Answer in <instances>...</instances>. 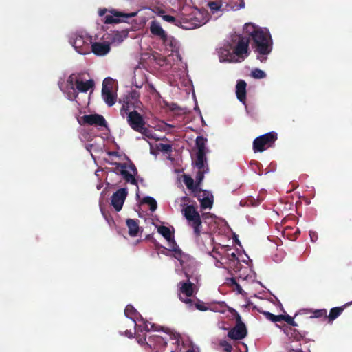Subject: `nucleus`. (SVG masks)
I'll use <instances>...</instances> for the list:
<instances>
[{
	"instance_id": "46",
	"label": "nucleus",
	"mask_w": 352,
	"mask_h": 352,
	"mask_svg": "<svg viewBox=\"0 0 352 352\" xmlns=\"http://www.w3.org/2000/svg\"><path fill=\"white\" fill-rule=\"evenodd\" d=\"M284 320V315H274L273 322H280Z\"/></svg>"
},
{
	"instance_id": "7",
	"label": "nucleus",
	"mask_w": 352,
	"mask_h": 352,
	"mask_svg": "<svg viewBox=\"0 0 352 352\" xmlns=\"http://www.w3.org/2000/svg\"><path fill=\"white\" fill-rule=\"evenodd\" d=\"M186 267H184L180 264L182 270L178 266L176 267V272L179 273L180 271H183L186 277L188 280L185 282H179L177 285L178 287V295L179 299L184 302L189 308L194 305V300L191 298L195 293V288L194 285L189 280L190 277V273L193 272L194 267L195 266V261L193 259V263L187 262L184 264Z\"/></svg>"
},
{
	"instance_id": "52",
	"label": "nucleus",
	"mask_w": 352,
	"mask_h": 352,
	"mask_svg": "<svg viewBox=\"0 0 352 352\" xmlns=\"http://www.w3.org/2000/svg\"><path fill=\"white\" fill-rule=\"evenodd\" d=\"M176 107H177V105H176L175 104H172V106H171V109H172L173 110H174V109H176Z\"/></svg>"
},
{
	"instance_id": "43",
	"label": "nucleus",
	"mask_w": 352,
	"mask_h": 352,
	"mask_svg": "<svg viewBox=\"0 0 352 352\" xmlns=\"http://www.w3.org/2000/svg\"><path fill=\"white\" fill-rule=\"evenodd\" d=\"M263 314L265 316L266 318L272 322L274 321V314L268 312V311H264Z\"/></svg>"
},
{
	"instance_id": "5",
	"label": "nucleus",
	"mask_w": 352,
	"mask_h": 352,
	"mask_svg": "<svg viewBox=\"0 0 352 352\" xmlns=\"http://www.w3.org/2000/svg\"><path fill=\"white\" fill-rule=\"evenodd\" d=\"M162 18L166 22L185 30H192L206 24L209 20L208 12L195 8H184L177 16L164 14Z\"/></svg>"
},
{
	"instance_id": "36",
	"label": "nucleus",
	"mask_w": 352,
	"mask_h": 352,
	"mask_svg": "<svg viewBox=\"0 0 352 352\" xmlns=\"http://www.w3.org/2000/svg\"><path fill=\"white\" fill-rule=\"evenodd\" d=\"M156 148L157 151H161L164 153H169L172 151L171 145L168 144L159 143L156 144Z\"/></svg>"
},
{
	"instance_id": "51",
	"label": "nucleus",
	"mask_w": 352,
	"mask_h": 352,
	"mask_svg": "<svg viewBox=\"0 0 352 352\" xmlns=\"http://www.w3.org/2000/svg\"><path fill=\"white\" fill-rule=\"evenodd\" d=\"M93 146V145L91 144H89V145H87L86 148L88 151H90V148H91Z\"/></svg>"
},
{
	"instance_id": "29",
	"label": "nucleus",
	"mask_w": 352,
	"mask_h": 352,
	"mask_svg": "<svg viewBox=\"0 0 352 352\" xmlns=\"http://www.w3.org/2000/svg\"><path fill=\"white\" fill-rule=\"evenodd\" d=\"M139 132H140L143 135L144 139L146 140L147 142L149 143L151 146V153L153 154V146L151 145V142H150V140H159V138L151 129L146 128L144 126L142 128V130H140Z\"/></svg>"
},
{
	"instance_id": "57",
	"label": "nucleus",
	"mask_w": 352,
	"mask_h": 352,
	"mask_svg": "<svg viewBox=\"0 0 352 352\" xmlns=\"http://www.w3.org/2000/svg\"><path fill=\"white\" fill-rule=\"evenodd\" d=\"M96 175H98V170L96 171Z\"/></svg>"
},
{
	"instance_id": "30",
	"label": "nucleus",
	"mask_w": 352,
	"mask_h": 352,
	"mask_svg": "<svg viewBox=\"0 0 352 352\" xmlns=\"http://www.w3.org/2000/svg\"><path fill=\"white\" fill-rule=\"evenodd\" d=\"M126 226L129 229V234L131 236H136L139 232L140 227L136 220L129 219L126 220Z\"/></svg>"
},
{
	"instance_id": "45",
	"label": "nucleus",
	"mask_w": 352,
	"mask_h": 352,
	"mask_svg": "<svg viewBox=\"0 0 352 352\" xmlns=\"http://www.w3.org/2000/svg\"><path fill=\"white\" fill-rule=\"evenodd\" d=\"M110 10H108L106 8H102V9H100L98 10V14L100 16H105V15H107V14H109V12Z\"/></svg>"
},
{
	"instance_id": "19",
	"label": "nucleus",
	"mask_w": 352,
	"mask_h": 352,
	"mask_svg": "<svg viewBox=\"0 0 352 352\" xmlns=\"http://www.w3.org/2000/svg\"><path fill=\"white\" fill-rule=\"evenodd\" d=\"M111 81L109 78H105L102 84V96L105 103L109 106H113L116 102V96L113 92Z\"/></svg>"
},
{
	"instance_id": "27",
	"label": "nucleus",
	"mask_w": 352,
	"mask_h": 352,
	"mask_svg": "<svg viewBox=\"0 0 352 352\" xmlns=\"http://www.w3.org/2000/svg\"><path fill=\"white\" fill-rule=\"evenodd\" d=\"M236 94L239 100L245 104L246 82L244 80H240L237 82Z\"/></svg>"
},
{
	"instance_id": "21",
	"label": "nucleus",
	"mask_w": 352,
	"mask_h": 352,
	"mask_svg": "<svg viewBox=\"0 0 352 352\" xmlns=\"http://www.w3.org/2000/svg\"><path fill=\"white\" fill-rule=\"evenodd\" d=\"M128 195L126 188H121L114 192L111 197V205L116 211H120Z\"/></svg>"
},
{
	"instance_id": "12",
	"label": "nucleus",
	"mask_w": 352,
	"mask_h": 352,
	"mask_svg": "<svg viewBox=\"0 0 352 352\" xmlns=\"http://www.w3.org/2000/svg\"><path fill=\"white\" fill-rule=\"evenodd\" d=\"M120 102L122 103L120 109V115L122 118H125V114L132 109H140L142 104L140 100V93L137 91L128 92L120 100Z\"/></svg>"
},
{
	"instance_id": "6",
	"label": "nucleus",
	"mask_w": 352,
	"mask_h": 352,
	"mask_svg": "<svg viewBox=\"0 0 352 352\" xmlns=\"http://www.w3.org/2000/svg\"><path fill=\"white\" fill-rule=\"evenodd\" d=\"M160 41L162 44L160 50L164 53L168 54V58L164 60L166 64L170 65L173 71H176V67H174L176 65L178 67V69L182 70V72L185 73L187 69V64L183 61L179 53V42L169 34Z\"/></svg>"
},
{
	"instance_id": "26",
	"label": "nucleus",
	"mask_w": 352,
	"mask_h": 352,
	"mask_svg": "<svg viewBox=\"0 0 352 352\" xmlns=\"http://www.w3.org/2000/svg\"><path fill=\"white\" fill-rule=\"evenodd\" d=\"M146 80V77L141 68H135L134 70L133 85L137 88H141Z\"/></svg>"
},
{
	"instance_id": "38",
	"label": "nucleus",
	"mask_w": 352,
	"mask_h": 352,
	"mask_svg": "<svg viewBox=\"0 0 352 352\" xmlns=\"http://www.w3.org/2000/svg\"><path fill=\"white\" fill-rule=\"evenodd\" d=\"M251 76L256 79H262L266 77V74L264 71L256 68L251 72Z\"/></svg>"
},
{
	"instance_id": "48",
	"label": "nucleus",
	"mask_w": 352,
	"mask_h": 352,
	"mask_svg": "<svg viewBox=\"0 0 352 352\" xmlns=\"http://www.w3.org/2000/svg\"><path fill=\"white\" fill-rule=\"evenodd\" d=\"M195 307L197 309L200 310V311H206L207 310V307L203 305H200V304H195Z\"/></svg>"
},
{
	"instance_id": "8",
	"label": "nucleus",
	"mask_w": 352,
	"mask_h": 352,
	"mask_svg": "<svg viewBox=\"0 0 352 352\" xmlns=\"http://www.w3.org/2000/svg\"><path fill=\"white\" fill-rule=\"evenodd\" d=\"M254 43V51L257 54V59L265 62L267 56L272 50L273 41L270 31L263 28L252 38Z\"/></svg>"
},
{
	"instance_id": "56",
	"label": "nucleus",
	"mask_w": 352,
	"mask_h": 352,
	"mask_svg": "<svg viewBox=\"0 0 352 352\" xmlns=\"http://www.w3.org/2000/svg\"><path fill=\"white\" fill-rule=\"evenodd\" d=\"M100 210L102 212V208L101 204L100 205Z\"/></svg>"
},
{
	"instance_id": "31",
	"label": "nucleus",
	"mask_w": 352,
	"mask_h": 352,
	"mask_svg": "<svg viewBox=\"0 0 352 352\" xmlns=\"http://www.w3.org/2000/svg\"><path fill=\"white\" fill-rule=\"evenodd\" d=\"M262 28L252 23H247L243 26V32L252 38L257 33V31Z\"/></svg>"
},
{
	"instance_id": "28",
	"label": "nucleus",
	"mask_w": 352,
	"mask_h": 352,
	"mask_svg": "<svg viewBox=\"0 0 352 352\" xmlns=\"http://www.w3.org/2000/svg\"><path fill=\"white\" fill-rule=\"evenodd\" d=\"M207 139L202 137L198 136L196 138V146L197 148V154L206 155L208 152V148H207Z\"/></svg>"
},
{
	"instance_id": "18",
	"label": "nucleus",
	"mask_w": 352,
	"mask_h": 352,
	"mask_svg": "<svg viewBox=\"0 0 352 352\" xmlns=\"http://www.w3.org/2000/svg\"><path fill=\"white\" fill-rule=\"evenodd\" d=\"M195 196L199 201L202 210L212 208L214 201L212 192L208 190L199 189L195 190Z\"/></svg>"
},
{
	"instance_id": "53",
	"label": "nucleus",
	"mask_w": 352,
	"mask_h": 352,
	"mask_svg": "<svg viewBox=\"0 0 352 352\" xmlns=\"http://www.w3.org/2000/svg\"><path fill=\"white\" fill-rule=\"evenodd\" d=\"M150 88L153 91H155V89H154L153 85H150Z\"/></svg>"
},
{
	"instance_id": "17",
	"label": "nucleus",
	"mask_w": 352,
	"mask_h": 352,
	"mask_svg": "<svg viewBox=\"0 0 352 352\" xmlns=\"http://www.w3.org/2000/svg\"><path fill=\"white\" fill-rule=\"evenodd\" d=\"M208 7L210 9L212 14L220 12L221 14L224 12L230 10H239L241 8H245V3L241 1L239 6L237 5H229L228 3L222 1L221 0L212 1L208 3Z\"/></svg>"
},
{
	"instance_id": "32",
	"label": "nucleus",
	"mask_w": 352,
	"mask_h": 352,
	"mask_svg": "<svg viewBox=\"0 0 352 352\" xmlns=\"http://www.w3.org/2000/svg\"><path fill=\"white\" fill-rule=\"evenodd\" d=\"M276 326L284 331V333L288 337L289 339L297 340L298 338V333L296 331L292 329L290 327H281L279 325L276 324Z\"/></svg>"
},
{
	"instance_id": "13",
	"label": "nucleus",
	"mask_w": 352,
	"mask_h": 352,
	"mask_svg": "<svg viewBox=\"0 0 352 352\" xmlns=\"http://www.w3.org/2000/svg\"><path fill=\"white\" fill-rule=\"evenodd\" d=\"M232 258H230L229 267L233 268V270L238 273V278L243 281L253 282L255 280V274L252 270L247 266L242 267L238 259L236 258V254L232 253L230 254Z\"/></svg>"
},
{
	"instance_id": "33",
	"label": "nucleus",
	"mask_w": 352,
	"mask_h": 352,
	"mask_svg": "<svg viewBox=\"0 0 352 352\" xmlns=\"http://www.w3.org/2000/svg\"><path fill=\"white\" fill-rule=\"evenodd\" d=\"M206 162V155L197 154V159L195 161V166L198 170H201L202 169L208 168V167L205 166Z\"/></svg>"
},
{
	"instance_id": "11",
	"label": "nucleus",
	"mask_w": 352,
	"mask_h": 352,
	"mask_svg": "<svg viewBox=\"0 0 352 352\" xmlns=\"http://www.w3.org/2000/svg\"><path fill=\"white\" fill-rule=\"evenodd\" d=\"M92 38L85 32H77L71 35L69 43L80 54H90V46Z\"/></svg>"
},
{
	"instance_id": "42",
	"label": "nucleus",
	"mask_w": 352,
	"mask_h": 352,
	"mask_svg": "<svg viewBox=\"0 0 352 352\" xmlns=\"http://www.w3.org/2000/svg\"><path fill=\"white\" fill-rule=\"evenodd\" d=\"M326 314H327V310L326 309H318V310H316L314 311V317L319 318V317H321L323 315H326Z\"/></svg>"
},
{
	"instance_id": "40",
	"label": "nucleus",
	"mask_w": 352,
	"mask_h": 352,
	"mask_svg": "<svg viewBox=\"0 0 352 352\" xmlns=\"http://www.w3.org/2000/svg\"><path fill=\"white\" fill-rule=\"evenodd\" d=\"M226 352H231L232 349V345L226 340H221L219 343Z\"/></svg>"
},
{
	"instance_id": "2",
	"label": "nucleus",
	"mask_w": 352,
	"mask_h": 352,
	"mask_svg": "<svg viewBox=\"0 0 352 352\" xmlns=\"http://www.w3.org/2000/svg\"><path fill=\"white\" fill-rule=\"evenodd\" d=\"M124 314L128 319L131 320V324L135 328V333L137 335L138 342L140 344H146L153 352H172L166 350V342L165 339L158 335H151L146 340V336L140 338V333L143 331H156L155 325L144 320L142 316L131 305H128L124 310Z\"/></svg>"
},
{
	"instance_id": "35",
	"label": "nucleus",
	"mask_w": 352,
	"mask_h": 352,
	"mask_svg": "<svg viewBox=\"0 0 352 352\" xmlns=\"http://www.w3.org/2000/svg\"><path fill=\"white\" fill-rule=\"evenodd\" d=\"M343 309L341 307H334L330 310L328 318L329 322H333L336 318H338L342 313Z\"/></svg>"
},
{
	"instance_id": "15",
	"label": "nucleus",
	"mask_w": 352,
	"mask_h": 352,
	"mask_svg": "<svg viewBox=\"0 0 352 352\" xmlns=\"http://www.w3.org/2000/svg\"><path fill=\"white\" fill-rule=\"evenodd\" d=\"M78 122L80 125H90L96 127L98 129H108L107 122L105 118L97 113L84 115L77 118Z\"/></svg>"
},
{
	"instance_id": "49",
	"label": "nucleus",
	"mask_w": 352,
	"mask_h": 352,
	"mask_svg": "<svg viewBox=\"0 0 352 352\" xmlns=\"http://www.w3.org/2000/svg\"><path fill=\"white\" fill-rule=\"evenodd\" d=\"M133 334H134V333H133L131 330H127V329H126V330L124 331V335H125L126 337L129 338H132V337L133 336Z\"/></svg>"
},
{
	"instance_id": "23",
	"label": "nucleus",
	"mask_w": 352,
	"mask_h": 352,
	"mask_svg": "<svg viewBox=\"0 0 352 352\" xmlns=\"http://www.w3.org/2000/svg\"><path fill=\"white\" fill-rule=\"evenodd\" d=\"M104 160L107 163L115 165V167H118L128 159L127 157L123 153H119L118 151H109L107 153V157L104 158Z\"/></svg>"
},
{
	"instance_id": "37",
	"label": "nucleus",
	"mask_w": 352,
	"mask_h": 352,
	"mask_svg": "<svg viewBox=\"0 0 352 352\" xmlns=\"http://www.w3.org/2000/svg\"><path fill=\"white\" fill-rule=\"evenodd\" d=\"M143 202L147 204L150 206L151 211H155L157 208V202L154 198L151 197H146L144 198Z\"/></svg>"
},
{
	"instance_id": "55",
	"label": "nucleus",
	"mask_w": 352,
	"mask_h": 352,
	"mask_svg": "<svg viewBox=\"0 0 352 352\" xmlns=\"http://www.w3.org/2000/svg\"><path fill=\"white\" fill-rule=\"evenodd\" d=\"M195 110H197V111H199V108H198L197 107H196L195 108Z\"/></svg>"
},
{
	"instance_id": "34",
	"label": "nucleus",
	"mask_w": 352,
	"mask_h": 352,
	"mask_svg": "<svg viewBox=\"0 0 352 352\" xmlns=\"http://www.w3.org/2000/svg\"><path fill=\"white\" fill-rule=\"evenodd\" d=\"M184 182L185 185L186 186V187L188 189L192 190L195 194V190H199V188H198L196 186H195L193 179L189 176L184 175Z\"/></svg>"
},
{
	"instance_id": "50",
	"label": "nucleus",
	"mask_w": 352,
	"mask_h": 352,
	"mask_svg": "<svg viewBox=\"0 0 352 352\" xmlns=\"http://www.w3.org/2000/svg\"><path fill=\"white\" fill-rule=\"evenodd\" d=\"M186 352H199L198 349L192 348L188 349Z\"/></svg>"
},
{
	"instance_id": "16",
	"label": "nucleus",
	"mask_w": 352,
	"mask_h": 352,
	"mask_svg": "<svg viewBox=\"0 0 352 352\" xmlns=\"http://www.w3.org/2000/svg\"><path fill=\"white\" fill-rule=\"evenodd\" d=\"M137 14L138 12L124 13L115 10H112L109 12V14L105 15L103 21L107 24L127 22L129 19L134 17Z\"/></svg>"
},
{
	"instance_id": "3",
	"label": "nucleus",
	"mask_w": 352,
	"mask_h": 352,
	"mask_svg": "<svg viewBox=\"0 0 352 352\" xmlns=\"http://www.w3.org/2000/svg\"><path fill=\"white\" fill-rule=\"evenodd\" d=\"M221 63H241L250 54L249 41L238 35L232 36L217 48Z\"/></svg>"
},
{
	"instance_id": "25",
	"label": "nucleus",
	"mask_w": 352,
	"mask_h": 352,
	"mask_svg": "<svg viewBox=\"0 0 352 352\" xmlns=\"http://www.w3.org/2000/svg\"><path fill=\"white\" fill-rule=\"evenodd\" d=\"M149 28L151 34L160 41L162 40L168 35L167 32L162 28L160 22L157 21H152L150 23Z\"/></svg>"
},
{
	"instance_id": "39",
	"label": "nucleus",
	"mask_w": 352,
	"mask_h": 352,
	"mask_svg": "<svg viewBox=\"0 0 352 352\" xmlns=\"http://www.w3.org/2000/svg\"><path fill=\"white\" fill-rule=\"evenodd\" d=\"M208 172V168L198 170L196 175V181L199 184L204 179V174Z\"/></svg>"
},
{
	"instance_id": "10",
	"label": "nucleus",
	"mask_w": 352,
	"mask_h": 352,
	"mask_svg": "<svg viewBox=\"0 0 352 352\" xmlns=\"http://www.w3.org/2000/svg\"><path fill=\"white\" fill-rule=\"evenodd\" d=\"M113 172L121 175L126 183L135 185L137 188L136 196L139 197L138 181L140 177L136 167L131 163L124 162L118 167H115Z\"/></svg>"
},
{
	"instance_id": "20",
	"label": "nucleus",
	"mask_w": 352,
	"mask_h": 352,
	"mask_svg": "<svg viewBox=\"0 0 352 352\" xmlns=\"http://www.w3.org/2000/svg\"><path fill=\"white\" fill-rule=\"evenodd\" d=\"M126 116L127 122L131 127L136 131H140L142 130L144 126V122L142 117L136 111H129Z\"/></svg>"
},
{
	"instance_id": "44",
	"label": "nucleus",
	"mask_w": 352,
	"mask_h": 352,
	"mask_svg": "<svg viewBox=\"0 0 352 352\" xmlns=\"http://www.w3.org/2000/svg\"><path fill=\"white\" fill-rule=\"evenodd\" d=\"M231 281H232V283L234 285H236V290H237L238 293H239V294H242V293H243V289H242L241 287L240 286V285H239V284H238L234 278H232V279H231Z\"/></svg>"
},
{
	"instance_id": "1",
	"label": "nucleus",
	"mask_w": 352,
	"mask_h": 352,
	"mask_svg": "<svg viewBox=\"0 0 352 352\" xmlns=\"http://www.w3.org/2000/svg\"><path fill=\"white\" fill-rule=\"evenodd\" d=\"M182 212L187 221L188 226L192 228L197 243L204 251L213 257L217 267H224L223 260L225 248L214 245L212 236L208 232H202V223L200 214L192 205L183 207Z\"/></svg>"
},
{
	"instance_id": "4",
	"label": "nucleus",
	"mask_w": 352,
	"mask_h": 352,
	"mask_svg": "<svg viewBox=\"0 0 352 352\" xmlns=\"http://www.w3.org/2000/svg\"><path fill=\"white\" fill-rule=\"evenodd\" d=\"M94 85L93 80L86 72L73 73L66 80L59 83V87L66 98L71 101L76 100L78 104H83L78 98V93L86 94Z\"/></svg>"
},
{
	"instance_id": "54",
	"label": "nucleus",
	"mask_w": 352,
	"mask_h": 352,
	"mask_svg": "<svg viewBox=\"0 0 352 352\" xmlns=\"http://www.w3.org/2000/svg\"><path fill=\"white\" fill-rule=\"evenodd\" d=\"M243 344L244 345V346H245V352H247V351H248V348H247L246 344Z\"/></svg>"
},
{
	"instance_id": "22",
	"label": "nucleus",
	"mask_w": 352,
	"mask_h": 352,
	"mask_svg": "<svg viewBox=\"0 0 352 352\" xmlns=\"http://www.w3.org/2000/svg\"><path fill=\"white\" fill-rule=\"evenodd\" d=\"M111 47L108 41L94 42L91 43L90 51L98 56H104L109 54Z\"/></svg>"
},
{
	"instance_id": "24",
	"label": "nucleus",
	"mask_w": 352,
	"mask_h": 352,
	"mask_svg": "<svg viewBox=\"0 0 352 352\" xmlns=\"http://www.w3.org/2000/svg\"><path fill=\"white\" fill-rule=\"evenodd\" d=\"M247 335V329L243 323H238L234 328L229 331L228 336L233 340H242Z\"/></svg>"
},
{
	"instance_id": "47",
	"label": "nucleus",
	"mask_w": 352,
	"mask_h": 352,
	"mask_svg": "<svg viewBox=\"0 0 352 352\" xmlns=\"http://www.w3.org/2000/svg\"><path fill=\"white\" fill-rule=\"evenodd\" d=\"M310 238H311V241L314 242L317 240L318 239V236H317V234L315 232H310Z\"/></svg>"
},
{
	"instance_id": "9",
	"label": "nucleus",
	"mask_w": 352,
	"mask_h": 352,
	"mask_svg": "<svg viewBox=\"0 0 352 352\" xmlns=\"http://www.w3.org/2000/svg\"><path fill=\"white\" fill-rule=\"evenodd\" d=\"M157 232L161 234L166 241L169 247L168 250L174 252L173 256L179 261V263L186 267L184 264L190 262L193 263V258L189 255L184 254L177 245L174 238V228L164 226H156Z\"/></svg>"
},
{
	"instance_id": "41",
	"label": "nucleus",
	"mask_w": 352,
	"mask_h": 352,
	"mask_svg": "<svg viewBox=\"0 0 352 352\" xmlns=\"http://www.w3.org/2000/svg\"><path fill=\"white\" fill-rule=\"evenodd\" d=\"M284 321L287 322L289 324L293 327L297 326V324L294 320V318L291 317L289 315H284Z\"/></svg>"
},
{
	"instance_id": "14",
	"label": "nucleus",
	"mask_w": 352,
	"mask_h": 352,
	"mask_svg": "<svg viewBox=\"0 0 352 352\" xmlns=\"http://www.w3.org/2000/svg\"><path fill=\"white\" fill-rule=\"evenodd\" d=\"M277 140V133L271 131L257 137L253 142V148L255 152H263L272 146Z\"/></svg>"
}]
</instances>
